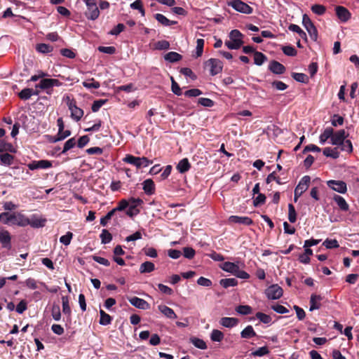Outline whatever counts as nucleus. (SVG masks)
<instances>
[{"label": "nucleus", "mask_w": 359, "mask_h": 359, "mask_svg": "<svg viewBox=\"0 0 359 359\" xmlns=\"http://www.w3.org/2000/svg\"><path fill=\"white\" fill-rule=\"evenodd\" d=\"M123 161L125 163L135 165L137 169L146 168L153 163V161L148 159L147 157H136L131 154H127Z\"/></svg>", "instance_id": "nucleus-1"}, {"label": "nucleus", "mask_w": 359, "mask_h": 359, "mask_svg": "<svg viewBox=\"0 0 359 359\" xmlns=\"http://www.w3.org/2000/svg\"><path fill=\"white\" fill-rule=\"evenodd\" d=\"M67 104L71 111L72 118L76 121H80L83 116V109L76 106V102L75 100H71L69 96H67Z\"/></svg>", "instance_id": "nucleus-2"}, {"label": "nucleus", "mask_w": 359, "mask_h": 359, "mask_svg": "<svg viewBox=\"0 0 359 359\" xmlns=\"http://www.w3.org/2000/svg\"><path fill=\"white\" fill-rule=\"evenodd\" d=\"M311 177L309 175L304 176L299 181L297 186L295 187L294 193V201L297 202L298 198L305 192L309 188Z\"/></svg>", "instance_id": "nucleus-3"}, {"label": "nucleus", "mask_w": 359, "mask_h": 359, "mask_svg": "<svg viewBox=\"0 0 359 359\" xmlns=\"http://www.w3.org/2000/svg\"><path fill=\"white\" fill-rule=\"evenodd\" d=\"M205 67H209L211 76H215L222 72L223 63L218 59L210 58L205 62Z\"/></svg>", "instance_id": "nucleus-4"}, {"label": "nucleus", "mask_w": 359, "mask_h": 359, "mask_svg": "<svg viewBox=\"0 0 359 359\" xmlns=\"http://www.w3.org/2000/svg\"><path fill=\"white\" fill-rule=\"evenodd\" d=\"M283 294V290L278 284H273L268 287L265 290V294L269 299H278Z\"/></svg>", "instance_id": "nucleus-5"}, {"label": "nucleus", "mask_w": 359, "mask_h": 359, "mask_svg": "<svg viewBox=\"0 0 359 359\" xmlns=\"http://www.w3.org/2000/svg\"><path fill=\"white\" fill-rule=\"evenodd\" d=\"M228 5L234 8L236 11L243 13L245 14H251L252 13V8L250 7L246 3L241 0H233L229 2Z\"/></svg>", "instance_id": "nucleus-6"}, {"label": "nucleus", "mask_w": 359, "mask_h": 359, "mask_svg": "<svg viewBox=\"0 0 359 359\" xmlns=\"http://www.w3.org/2000/svg\"><path fill=\"white\" fill-rule=\"evenodd\" d=\"M328 187L340 194H345L347 191L346 182L341 180H331L327 182Z\"/></svg>", "instance_id": "nucleus-7"}, {"label": "nucleus", "mask_w": 359, "mask_h": 359, "mask_svg": "<svg viewBox=\"0 0 359 359\" xmlns=\"http://www.w3.org/2000/svg\"><path fill=\"white\" fill-rule=\"evenodd\" d=\"M27 165L31 170L36 169H47L52 167V162L48 160L32 161Z\"/></svg>", "instance_id": "nucleus-8"}, {"label": "nucleus", "mask_w": 359, "mask_h": 359, "mask_svg": "<svg viewBox=\"0 0 359 359\" xmlns=\"http://www.w3.org/2000/svg\"><path fill=\"white\" fill-rule=\"evenodd\" d=\"M0 243L3 248L8 250H11V236L8 231L5 229L0 231Z\"/></svg>", "instance_id": "nucleus-9"}, {"label": "nucleus", "mask_w": 359, "mask_h": 359, "mask_svg": "<svg viewBox=\"0 0 359 359\" xmlns=\"http://www.w3.org/2000/svg\"><path fill=\"white\" fill-rule=\"evenodd\" d=\"M128 302L133 306L140 309L147 310L150 308V305L147 301L137 297L128 298Z\"/></svg>", "instance_id": "nucleus-10"}, {"label": "nucleus", "mask_w": 359, "mask_h": 359, "mask_svg": "<svg viewBox=\"0 0 359 359\" xmlns=\"http://www.w3.org/2000/svg\"><path fill=\"white\" fill-rule=\"evenodd\" d=\"M335 11L337 18L341 22H346L351 18V14L346 8L342 6H337Z\"/></svg>", "instance_id": "nucleus-11"}, {"label": "nucleus", "mask_w": 359, "mask_h": 359, "mask_svg": "<svg viewBox=\"0 0 359 359\" xmlns=\"http://www.w3.org/2000/svg\"><path fill=\"white\" fill-rule=\"evenodd\" d=\"M12 218V224L18 225L19 226H26L29 225V219L21 213H13Z\"/></svg>", "instance_id": "nucleus-12"}, {"label": "nucleus", "mask_w": 359, "mask_h": 359, "mask_svg": "<svg viewBox=\"0 0 359 359\" xmlns=\"http://www.w3.org/2000/svg\"><path fill=\"white\" fill-rule=\"evenodd\" d=\"M229 222L235 224H241L245 226H250L253 224V220L249 217H241L231 215L229 218Z\"/></svg>", "instance_id": "nucleus-13"}, {"label": "nucleus", "mask_w": 359, "mask_h": 359, "mask_svg": "<svg viewBox=\"0 0 359 359\" xmlns=\"http://www.w3.org/2000/svg\"><path fill=\"white\" fill-rule=\"evenodd\" d=\"M269 69L275 74H283L286 70L285 67L276 60H271L270 62Z\"/></svg>", "instance_id": "nucleus-14"}, {"label": "nucleus", "mask_w": 359, "mask_h": 359, "mask_svg": "<svg viewBox=\"0 0 359 359\" xmlns=\"http://www.w3.org/2000/svg\"><path fill=\"white\" fill-rule=\"evenodd\" d=\"M347 136L348 135H346V131L344 129L338 130L336 133L333 132L331 143L333 145H339L340 144L343 143V141L346 138Z\"/></svg>", "instance_id": "nucleus-15"}, {"label": "nucleus", "mask_w": 359, "mask_h": 359, "mask_svg": "<svg viewBox=\"0 0 359 359\" xmlns=\"http://www.w3.org/2000/svg\"><path fill=\"white\" fill-rule=\"evenodd\" d=\"M239 323V320L236 318L223 317L219 320V324L227 328H232L236 326Z\"/></svg>", "instance_id": "nucleus-16"}, {"label": "nucleus", "mask_w": 359, "mask_h": 359, "mask_svg": "<svg viewBox=\"0 0 359 359\" xmlns=\"http://www.w3.org/2000/svg\"><path fill=\"white\" fill-rule=\"evenodd\" d=\"M85 15L88 20H96L100 15V11L97 4L92 6H87V11L85 13Z\"/></svg>", "instance_id": "nucleus-17"}, {"label": "nucleus", "mask_w": 359, "mask_h": 359, "mask_svg": "<svg viewBox=\"0 0 359 359\" xmlns=\"http://www.w3.org/2000/svg\"><path fill=\"white\" fill-rule=\"evenodd\" d=\"M62 312L67 316V320L71 321L72 310L69 306V297L67 296L62 297Z\"/></svg>", "instance_id": "nucleus-18"}, {"label": "nucleus", "mask_w": 359, "mask_h": 359, "mask_svg": "<svg viewBox=\"0 0 359 359\" xmlns=\"http://www.w3.org/2000/svg\"><path fill=\"white\" fill-rule=\"evenodd\" d=\"M143 190L147 195H153L155 193V184L151 179H147L143 182Z\"/></svg>", "instance_id": "nucleus-19"}, {"label": "nucleus", "mask_w": 359, "mask_h": 359, "mask_svg": "<svg viewBox=\"0 0 359 359\" xmlns=\"http://www.w3.org/2000/svg\"><path fill=\"white\" fill-rule=\"evenodd\" d=\"M36 88H41L42 90H46V93L49 95L52 93V83L51 79H43L40 81V82L35 86Z\"/></svg>", "instance_id": "nucleus-20"}, {"label": "nucleus", "mask_w": 359, "mask_h": 359, "mask_svg": "<svg viewBox=\"0 0 359 359\" xmlns=\"http://www.w3.org/2000/svg\"><path fill=\"white\" fill-rule=\"evenodd\" d=\"M333 200L336 202L339 208L341 211L346 212L349 209V205L346 201V200L341 196L334 194L333 197Z\"/></svg>", "instance_id": "nucleus-21"}, {"label": "nucleus", "mask_w": 359, "mask_h": 359, "mask_svg": "<svg viewBox=\"0 0 359 359\" xmlns=\"http://www.w3.org/2000/svg\"><path fill=\"white\" fill-rule=\"evenodd\" d=\"M177 170L180 173H185L189 170L191 168V164L188 160V158H184L180 161L176 167Z\"/></svg>", "instance_id": "nucleus-22"}, {"label": "nucleus", "mask_w": 359, "mask_h": 359, "mask_svg": "<svg viewBox=\"0 0 359 359\" xmlns=\"http://www.w3.org/2000/svg\"><path fill=\"white\" fill-rule=\"evenodd\" d=\"M158 310L167 318L170 319H175L177 318V315L174 312V311L170 309V307L165 306V305H159L158 306Z\"/></svg>", "instance_id": "nucleus-23"}, {"label": "nucleus", "mask_w": 359, "mask_h": 359, "mask_svg": "<svg viewBox=\"0 0 359 359\" xmlns=\"http://www.w3.org/2000/svg\"><path fill=\"white\" fill-rule=\"evenodd\" d=\"M323 299L320 295L315 294H311L310 298V311H313L320 308L321 304L318 302Z\"/></svg>", "instance_id": "nucleus-24"}, {"label": "nucleus", "mask_w": 359, "mask_h": 359, "mask_svg": "<svg viewBox=\"0 0 359 359\" xmlns=\"http://www.w3.org/2000/svg\"><path fill=\"white\" fill-rule=\"evenodd\" d=\"M257 336L252 325H248L241 332V337L243 339H250Z\"/></svg>", "instance_id": "nucleus-25"}, {"label": "nucleus", "mask_w": 359, "mask_h": 359, "mask_svg": "<svg viewBox=\"0 0 359 359\" xmlns=\"http://www.w3.org/2000/svg\"><path fill=\"white\" fill-rule=\"evenodd\" d=\"M155 270V265L154 263L147 261L143 262L140 266V273H151Z\"/></svg>", "instance_id": "nucleus-26"}, {"label": "nucleus", "mask_w": 359, "mask_h": 359, "mask_svg": "<svg viewBox=\"0 0 359 359\" xmlns=\"http://www.w3.org/2000/svg\"><path fill=\"white\" fill-rule=\"evenodd\" d=\"M238 267V265H237L236 264H235L233 262H225L223 263L222 266H221L222 270H224L226 272L231 273L233 275H234V273H236V270H237Z\"/></svg>", "instance_id": "nucleus-27"}, {"label": "nucleus", "mask_w": 359, "mask_h": 359, "mask_svg": "<svg viewBox=\"0 0 359 359\" xmlns=\"http://www.w3.org/2000/svg\"><path fill=\"white\" fill-rule=\"evenodd\" d=\"M46 222V219L38 218L34 215L31 219H29V225L34 228L43 227L45 226Z\"/></svg>", "instance_id": "nucleus-28"}, {"label": "nucleus", "mask_w": 359, "mask_h": 359, "mask_svg": "<svg viewBox=\"0 0 359 359\" xmlns=\"http://www.w3.org/2000/svg\"><path fill=\"white\" fill-rule=\"evenodd\" d=\"M3 151L16 153L17 151L11 143L6 142L4 140H0V152Z\"/></svg>", "instance_id": "nucleus-29"}, {"label": "nucleus", "mask_w": 359, "mask_h": 359, "mask_svg": "<svg viewBox=\"0 0 359 359\" xmlns=\"http://www.w3.org/2000/svg\"><path fill=\"white\" fill-rule=\"evenodd\" d=\"M182 56L176 52H169L164 55V59L170 62H176L180 61Z\"/></svg>", "instance_id": "nucleus-30"}, {"label": "nucleus", "mask_w": 359, "mask_h": 359, "mask_svg": "<svg viewBox=\"0 0 359 359\" xmlns=\"http://www.w3.org/2000/svg\"><path fill=\"white\" fill-rule=\"evenodd\" d=\"M333 132L334 129L331 127L325 128L323 133L319 137L320 142L321 144H324L329 138L332 139Z\"/></svg>", "instance_id": "nucleus-31"}, {"label": "nucleus", "mask_w": 359, "mask_h": 359, "mask_svg": "<svg viewBox=\"0 0 359 359\" xmlns=\"http://www.w3.org/2000/svg\"><path fill=\"white\" fill-rule=\"evenodd\" d=\"M14 156L8 153L2 154L0 155L1 163L4 165L9 166L13 164Z\"/></svg>", "instance_id": "nucleus-32"}, {"label": "nucleus", "mask_w": 359, "mask_h": 359, "mask_svg": "<svg viewBox=\"0 0 359 359\" xmlns=\"http://www.w3.org/2000/svg\"><path fill=\"white\" fill-rule=\"evenodd\" d=\"M288 29L297 33L302 39L307 41V36L306 32L303 31L299 26L295 24H290L288 27Z\"/></svg>", "instance_id": "nucleus-33"}, {"label": "nucleus", "mask_w": 359, "mask_h": 359, "mask_svg": "<svg viewBox=\"0 0 359 359\" xmlns=\"http://www.w3.org/2000/svg\"><path fill=\"white\" fill-rule=\"evenodd\" d=\"M323 154L327 157H331L334 159L338 158L339 152L337 148L325 147L323 149Z\"/></svg>", "instance_id": "nucleus-34"}, {"label": "nucleus", "mask_w": 359, "mask_h": 359, "mask_svg": "<svg viewBox=\"0 0 359 359\" xmlns=\"http://www.w3.org/2000/svg\"><path fill=\"white\" fill-rule=\"evenodd\" d=\"M267 60V57L261 52L255 51L254 53V63L258 66L262 65Z\"/></svg>", "instance_id": "nucleus-35"}, {"label": "nucleus", "mask_w": 359, "mask_h": 359, "mask_svg": "<svg viewBox=\"0 0 359 359\" xmlns=\"http://www.w3.org/2000/svg\"><path fill=\"white\" fill-rule=\"evenodd\" d=\"M100 318L99 323L100 325H108L111 324L112 318L109 314L105 313L102 309L100 311Z\"/></svg>", "instance_id": "nucleus-36"}, {"label": "nucleus", "mask_w": 359, "mask_h": 359, "mask_svg": "<svg viewBox=\"0 0 359 359\" xmlns=\"http://www.w3.org/2000/svg\"><path fill=\"white\" fill-rule=\"evenodd\" d=\"M219 284L224 288L236 286L238 280L234 278L221 279Z\"/></svg>", "instance_id": "nucleus-37"}, {"label": "nucleus", "mask_w": 359, "mask_h": 359, "mask_svg": "<svg viewBox=\"0 0 359 359\" xmlns=\"http://www.w3.org/2000/svg\"><path fill=\"white\" fill-rule=\"evenodd\" d=\"M101 242L102 244H107L112 240V235L107 229H102L100 235Z\"/></svg>", "instance_id": "nucleus-38"}, {"label": "nucleus", "mask_w": 359, "mask_h": 359, "mask_svg": "<svg viewBox=\"0 0 359 359\" xmlns=\"http://www.w3.org/2000/svg\"><path fill=\"white\" fill-rule=\"evenodd\" d=\"M272 181H275L278 184H280V185L283 184L286 182L282 181V179L279 176L276 175V171H273L271 173H270L266 179V182L267 184L271 183Z\"/></svg>", "instance_id": "nucleus-39"}, {"label": "nucleus", "mask_w": 359, "mask_h": 359, "mask_svg": "<svg viewBox=\"0 0 359 359\" xmlns=\"http://www.w3.org/2000/svg\"><path fill=\"white\" fill-rule=\"evenodd\" d=\"M32 95H33V89L26 88L22 89L20 93H18V97L20 99L22 100H29Z\"/></svg>", "instance_id": "nucleus-40"}, {"label": "nucleus", "mask_w": 359, "mask_h": 359, "mask_svg": "<svg viewBox=\"0 0 359 359\" xmlns=\"http://www.w3.org/2000/svg\"><path fill=\"white\" fill-rule=\"evenodd\" d=\"M83 86L88 88L97 89L100 88V84L98 81H95L94 78L89 79L82 83Z\"/></svg>", "instance_id": "nucleus-41"}, {"label": "nucleus", "mask_w": 359, "mask_h": 359, "mask_svg": "<svg viewBox=\"0 0 359 359\" xmlns=\"http://www.w3.org/2000/svg\"><path fill=\"white\" fill-rule=\"evenodd\" d=\"M36 50L41 53H49L53 50V47L46 43H39L36 46Z\"/></svg>", "instance_id": "nucleus-42"}, {"label": "nucleus", "mask_w": 359, "mask_h": 359, "mask_svg": "<svg viewBox=\"0 0 359 359\" xmlns=\"http://www.w3.org/2000/svg\"><path fill=\"white\" fill-rule=\"evenodd\" d=\"M292 77L297 81L307 83H309V77L304 73H292Z\"/></svg>", "instance_id": "nucleus-43"}, {"label": "nucleus", "mask_w": 359, "mask_h": 359, "mask_svg": "<svg viewBox=\"0 0 359 359\" xmlns=\"http://www.w3.org/2000/svg\"><path fill=\"white\" fill-rule=\"evenodd\" d=\"M210 339L212 341L220 342L224 339V334L219 330H213L210 334Z\"/></svg>", "instance_id": "nucleus-44"}, {"label": "nucleus", "mask_w": 359, "mask_h": 359, "mask_svg": "<svg viewBox=\"0 0 359 359\" xmlns=\"http://www.w3.org/2000/svg\"><path fill=\"white\" fill-rule=\"evenodd\" d=\"M236 311L241 315H248L252 313V309L248 305H239L236 307Z\"/></svg>", "instance_id": "nucleus-45"}, {"label": "nucleus", "mask_w": 359, "mask_h": 359, "mask_svg": "<svg viewBox=\"0 0 359 359\" xmlns=\"http://www.w3.org/2000/svg\"><path fill=\"white\" fill-rule=\"evenodd\" d=\"M191 342L198 348L206 349V343L201 339L197 337H192L190 339Z\"/></svg>", "instance_id": "nucleus-46"}, {"label": "nucleus", "mask_w": 359, "mask_h": 359, "mask_svg": "<svg viewBox=\"0 0 359 359\" xmlns=\"http://www.w3.org/2000/svg\"><path fill=\"white\" fill-rule=\"evenodd\" d=\"M313 13L318 15H323L326 12V7L321 4H314L311 8Z\"/></svg>", "instance_id": "nucleus-47"}, {"label": "nucleus", "mask_w": 359, "mask_h": 359, "mask_svg": "<svg viewBox=\"0 0 359 359\" xmlns=\"http://www.w3.org/2000/svg\"><path fill=\"white\" fill-rule=\"evenodd\" d=\"M255 317L260 320V322L264 324H269L272 321V318L269 315L262 312H257L255 314Z\"/></svg>", "instance_id": "nucleus-48"}, {"label": "nucleus", "mask_w": 359, "mask_h": 359, "mask_svg": "<svg viewBox=\"0 0 359 359\" xmlns=\"http://www.w3.org/2000/svg\"><path fill=\"white\" fill-rule=\"evenodd\" d=\"M266 197L264 194H258L257 196L253 198V205L255 207L260 206L266 203Z\"/></svg>", "instance_id": "nucleus-49"}, {"label": "nucleus", "mask_w": 359, "mask_h": 359, "mask_svg": "<svg viewBox=\"0 0 359 359\" xmlns=\"http://www.w3.org/2000/svg\"><path fill=\"white\" fill-rule=\"evenodd\" d=\"M243 43V41H225V45L227 46L229 49L231 50H237L238 49Z\"/></svg>", "instance_id": "nucleus-50"}, {"label": "nucleus", "mask_w": 359, "mask_h": 359, "mask_svg": "<svg viewBox=\"0 0 359 359\" xmlns=\"http://www.w3.org/2000/svg\"><path fill=\"white\" fill-rule=\"evenodd\" d=\"M269 353V350L267 346H262L257 349L256 351L251 353L250 355L254 357H262L267 355Z\"/></svg>", "instance_id": "nucleus-51"}, {"label": "nucleus", "mask_w": 359, "mask_h": 359, "mask_svg": "<svg viewBox=\"0 0 359 359\" xmlns=\"http://www.w3.org/2000/svg\"><path fill=\"white\" fill-rule=\"evenodd\" d=\"M288 219L291 223H294L297 220V213L294 205L291 203L288 205Z\"/></svg>", "instance_id": "nucleus-52"}, {"label": "nucleus", "mask_w": 359, "mask_h": 359, "mask_svg": "<svg viewBox=\"0 0 359 359\" xmlns=\"http://www.w3.org/2000/svg\"><path fill=\"white\" fill-rule=\"evenodd\" d=\"M51 315L53 318L58 321L61 318V312H60V306L57 304H53L51 309Z\"/></svg>", "instance_id": "nucleus-53"}, {"label": "nucleus", "mask_w": 359, "mask_h": 359, "mask_svg": "<svg viewBox=\"0 0 359 359\" xmlns=\"http://www.w3.org/2000/svg\"><path fill=\"white\" fill-rule=\"evenodd\" d=\"M76 144V139L74 137L69 139L64 144L62 154H65L69 149L74 148Z\"/></svg>", "instance_id": "nucleus-54"}, {"label": "nucleus", "mask_w": 359, "mask_h": 359, "mask_svg": "<svg viewBox=\"0 0 359 359\" xmlns=\"http://www.w3.org/2000/svg\"><path fill=\"white\" fill-rule=\"evenodd\" d=\"M126 214L130 218L137 215L140 213V210L137 208V205H130L128 207Z\"/></svg>", "instance_id": "nucleus-55"}, {"label": "nucleus", "mask_w": 359, "mask_h": 359, "mask_svg": "<svg viewBox=\"0 0 359 359\" xmlns=\"http://www.w3.org/2000/svg\"><path fill=\"white\" fill-rule=\"evenodd\" d=\"M323 245L327 249H334L339 248V245L336 239L327 238Z\"/></svg>", "instance_id": "nucleus-56"}, {"label": "nucleus", "mask_w": 359, "mask_h": 359, "mask_svg": "<svg viewBox=\"0 0 359 359\" xmlns=\"http://www.w3.org/2000/svg\"><path fill=\"white\" fill-rule=\"evenodd\" d=\"M129 206V201L126 199H121L118 201V205L116 208H113L115 212L125 210Z\"/></svg>", "instance_id": "nucleus-57"}, {"label": "nucleus", "mask_w": 359, "mask_h": 359, "mask_svg": "<svg viewBox=\"0 0 359 359\" xmlns=\"http://www.w3.org/2000/svg\"><path fill=\"white\" fill-rule=\"evenodd\" d=\"M130 8L135 10H138L142 15H144L145 11L143 7V4L141 0H135L130 4Z\"/></svg>", "instance_id": "nucleus-58"}, {"label": "nucleus", "mask_w": 359, "mask_h": 359, "mask_svg": "<svg viewBox=\"0 0 359 359\" xmlns=\"http://www.w3.org/2000/svg\"><path fill=\"white\" fill-rule=\"evenodd\" d=\"M281 50L287 56H295L297 54V50L292 46H283Z\"/></svg>", "instance_id": "nucleus-59"}, {"label": "nucleus", "mask_w": 359, "mask_h": 359, "mask_svg": "<svg viewBox=\"0 0 359 359\" xmlns=\"http://www.w3.org/2000/svg\"><path fill=\"white\" fill-rule=\"evenodd\" d=\"M171 90L172 92L177 95H181L182 94V89L180 88L179 84L175 81L174 78L171 76Z\"/></svg>", "instance_id": "nucleus-60"}, {"label": "nucleus", "mask_w": 359, "mask_h": 359, "mask_svg": "<svg viewBox=\"0 0 359 359\" xmlns=\"http://www.w3.org/2000/svg\"><path fill=\"white\" fill-rule=\"evenodd\" d=\"M339 146H341V149L342 151H347L348 154H351L353 151V145L349 140H344L343 143L340 144Z\"/></svg>", "instance_id": "nucleus-61"}, {"label": "nucleus", "mask_w": 359, "mask_h": 359, "mask_svg": "<svg viewBox=\"0 0 359 359\" xmlns=\"http://www.w3.org/2000/svg\"><path fill=\"white\" fill-rule=\"evenodd\" d=\"M116 214L114 210H110L104 217L100 219V224L102 226H106L107 225L108 222L111 219V217Z\"/></svg>", "instance_id": "nucleus-62"}, {"label": "nucleus", "mask_w": 359, "mask_h": 359, "mask_svg": "<svg viewBox=\"0 0 359 359\" xmlns=\"http://www.w3.org/2000/svg\"><path fill=\"white\" fill-rule=\"evenodd\" d=\"M196 252L194 249L190 247H185L183 248V255L185 258L191 259L194 257Z\"/></svg>", "instance_id": "nucleus-63"}, {"label": "nucleus", "mask_w": 359, "mask_h": 359, "mask_svg": "<svg viewBox=\"0 0 359 359\" xmlns=\"http://www.w3.org/2000/svg\"><path fill=\"white\" fill-rule=\"evenodd\" d=\"M73 238V233L70 231L67 232V233L64 236H62L60 238V241L65 245H69L71 243V241Z\"/></svg>", "instance_id": "nucleus-64"}]
</instances>
